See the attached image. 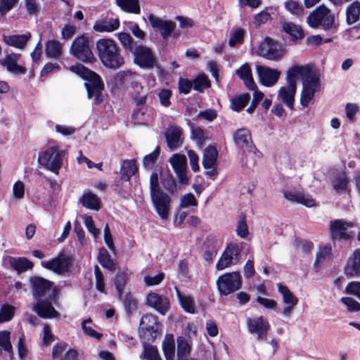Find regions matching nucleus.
<instances>
[{"label": "nucleus", "instance_id": "nucleus-33", "mask_svg": "<svg viewBox=\"0 0 360 360\" xmlns=\"http://www.w3.org/2000/svg\"><path fill=\"white\" fill-rule=\"evenodd\" d=\"M218 152L216 147L208 146L204 152L202 166L205 169H211L217 163Z\"/></svg>", "mask_w": 360, "mask_h": 360}, {"label": "nucleus", "instance_id": "nucleus-55", "mask_svg": "<svg viewBox=\"0 0 360 360\" xmlns=\"http://www.w3.org/2000/svg\"><path fill=\"white\" fill-rule=\"evenodd\" d=\"M331 256V248L326 245L320 247L319 251L316 253L314 266H319L323 261L330 259Z\"/></svg>", "mask_w": 360, "mask_h": 360}, {"label": "nucleus", "instance_id": "nucleus-30", "mask_svg": "<svg viewBox=\"0 0 360 360\" xmlns=\"http://www.w3.org/2000/svg\"><path fill=\"white\" fill-rule=\"evenodd\" d=\"M29 39L30 35L26 34L3 35V40L8 46L18 49H23Z\"/></svg>", "mask_w": 360, "mask_h": 360}, {"label": "nucleus", "instance_id": "nucleus-46", "mask_svg": "<svg viewBox=\"0 0 360 360\" xmlns=\"http://www.w3.org/2000/svg\"><path fill=\"white\" fill-rule=\"evenodd\" d=\"M174 172L187 168V160L184 155L174 154L169 160Z\"/></svg>", "mask_w": 360, "mask_h": 360}, {"label": "nucleus", "instance_id": "nucleus-49", "mask_svg": "<svg viewBox=\"0 0 360 360\" xmlns=\"http://www.w3.org/2000/svg\"><path fill=\"white\" fill-rule=\"evenodd\" d=\"M181 132L177 129H172L165 134L167 146L169 148L174 149L178 147Z\"/></svg>", "mask_w": 360, "mask_h": 360}, {"label": "nucleus", "instance_id": "nucleus-6", "mask_svg": "<svg viewBox=\"0 0 360 360\" xmlns=\"http://www.w3.org/2000/svg\"><path fill=\"white\" fill-rule=\"evenodd\" d=\"M217 290L221 295L227 296L242 286V277L239 271L226 273L217 280Z\"/></svg>", "mask_w": 360, "mask_h": 360}, {"label": "nucleus", "instance_id": "nucleus-52", "mask_svg": "<svg viewBox=\"0 0 360 360\" xmlns=\"http://www.w3.org/2000/svg\"><path fill=\"white\" fill-rule=\"evenodd\" d=\"M15 307L8 304H4L0 309V323L11 321L15 314Z\"/></svg>", "mask_w": 360, "mask_h": 360}, {"label": "nucleus", "instance_id": "nucleus-48", "mask_svg": "<svg viewBox=\"0 0 360 360\" xmlns=\"http://www.w3.org/2000/svg\"><path fill=\"white\" fill-rule=\"evenodd\" d=\"M143 357L146 360H162L158 348L146 342H143Z\"/></svg>", "mask_w": 360, "mask_h": 360}, {"label": "nucleus", "instance_id": "nucleus-44", "mask_svg": "<svg viewBox=\"0 0 360 360\" xmlns=\"http://www.w3.org/2000/svg\"><path fill=\"white\" fill-rule=\"evenodd\" d=\"M0 348L7 352L9 356L13 355V349L11 342V332L9 330L0 331Z\"/></svg>", "mask_w": 360, "mask_h": 360}, {"label": "nucleus", "instance_id": "nucleus-9", "mask_svg": "<svg viewBox=\"0 0 360 360\" xmlns=\"http://www.w3.org/2000/svg\"><path fill=\"white\" fill-rule=\"evenodd\" d=\"M72 261L73 259L71 256L61 251L54 258L49 261L41 262V265L42 267L57 274H63L70 270Z\"/></svg>", "mask_w": 360, "mask_h": 360}, {"label": "nucleus", "instance_id": "nucleus-43", "mask_svg": "<svg viewBox=\"0 0 360 360\" xmlns=\"http://www.w3.org/2000/svg\"><path fill=\"white\" fill-rule=\"evenodd\" d=\"M176 295L181 307L189 314H194L195 311L194 300L191 296H186L176 290Z\"/></svg>", "mask_w": 360, "mask_h": 360}, {"label": "nucleus", "instance_id": "nucleus-47", "mask_svg": "<svg viewBox=\"0 0 360 360\" xmlns=\"http://www.w3.org/2000/svg\"><path fill=\"white\" fill-rule=\"evenodd\" d=\"M127 314L131 316L132 313L137 309L138 302L135 297L130 293H126L122 298Z\"/></svg>", "mask_w": 360, "mask_h": 360}, {"label": "nucleus", "instance_id": "nucleus-31", "mask_svg": "<svg viewBox=\"0 0 360 360\" xmlns=\"http://www.w3.org/2000/svg\"><path fill=\"white\" fill-rule=\"evenodd\" d=\"M160 182L163 188L171 194L177 193V184L176 179L169 170L161 172Z\"/></svg>", "mask_w": 360, "mask_h": 360}, {"label": "nucleus", "instance_id": "nucleus-19", "mask_svg": "<svg viewBox=\"0 0 360 360\" xmlns=\"http://www.w3.org/2000/svg\"><path fill=\"white\" fill-rule=\"evenodd\" d=\"M257 72L261 83L267 87L274 86L281 75L280 71L269 67L259 66Z\"/></svg>", "mask_w": 360, "mask_h": 360}, {"label": "nucleus", "instance_id": "nucleus-45", "mask_svg": "<svg viewBox=\"0 0 360 360\" xmlns=\"http://www.w3.org/2000/svg\"><path fill=\"white\" fill-rule=\"evenodd\" d=\"M158 335V326L150 325L142 326L140 337L145 342H153Z\"/></svg>", "mask_w": 360, "mask_h": 360}, {"label": "nucleus", "instance_id": "nucleus-53", "mask_svg": "<svg viewBox=\"0 0 360 360\" xmlns=\"http://www.w3.org/2000/svg\"><path fill=\"white\" fill-rule=\"evenodd\" d=\"M285 8L292 15L298 17L302 16L304 13V10L302 6L296 1L288 0L285 2Z\"/></svg>", "mask_w": 360, "mask_h": 360}, {"label": "nucleus", "instance_id": "nucleus-38", "mask_svg": "<svg viewBox=\"0 0 360 360\" xmlns=\"http://www.w3.org/2000/svg\"><path fill=\"white\" fill-rule=\"evenodd\" d=\"M250 99L249 93L235 96L231 101V108L233 111L240 112L248 105Z\"/></svg>", "mask_w": 360, "mask_h": 360}, {"label": "nucleus", "instance_id": "nucleus-63", "mask_svg": "<svg viewBox=\"0 0 360 360\" xmlns=\"http://www.w3.org/2000/svg\"><path fill=\"white\" fill-rule=\"evenodd\" d=\"M341 302L347 307L349 311H358L360 310V304L354 298L350 297H343Z\"/></svg>", "mask_w": 360, "mask_h": 360}, {"label": "nucleus", "instance_id": "nucleus-20", "mask_svg": "<svg viewBox=\"0 0 360 360\" xmlns=\"http://www.w3.org/2000/svg\"><path fill=\"white\" fill-rule=\"evenodd\" d=\"M345 274L347 277H360V248L354 251L345 268Z\"/></svg>", "mask_w": 360, "mask_h": 360}, {"label": "nucleus", "instance_id": "nucleus-41", "mask_svg": "<svg viewBox=\"0 0 360 360\" xmlns=\"http://www.w3.org/2000/svg\"><path fill=\"white\" fill-rule=\"evenodd\" d=\"M303 86H307L319 89L320 87V79L316 73L308 67V72H303Z\"/></svg>", "mask_w": 360, "mask_h": 360}, {"label": "nucleus", "instance_id": "nucleus-13", "mask_svg": "<svg viewBox=\"0 0 360 360\" xmlns=\"http://www.w3.org/2000/svg\"><path fill=\"white\" fill-rule=\"evenodd\" d=\"M352 227V222H347L342 219H335L330 221V233L333 240H349L351 234L347 231V227Z\"/></svg>", "mask_w": 360, "mask_h": 360}, {"label": "nucleus", "instance_id": "nucleus-40", "mask_svg": "<svg viewBox=\"0 0 360 360\" xmlns=\"http://www.w3.org/2000/svg\"><path fill=\"white\" fill-rule=\"evenodd\" d=\"M136 72L130 70H122L117 72L113 77V81L116 84L122 85L126 82L130 83L133 79L138 77Z\"/></svg>", "mask_w": 360, "mask_h": 360}, {"label": "nucleus", "instance_id": "nucleus-56", "mask_svg": "<svg viewBox=\"0 0 360 360\" xmlns=\"http://www.w3.org/2000/svg\"><path fill=\"white\" fill-rule=\"evenodd\" d=\"M237 235L242 238H246L248 234V227L246 222V215L243 213L240 214V220L236 227Z\"/></svg>", "mask_w": 360, "mask_h": 360}, {"label": "nucleus", "instance_id": "nucleus-16", "mask_svg": "<svg viewBox=\"0 0 360 360\" xmlns=\"http://www.w3.org/2000/svg\"><path fill=\"white\" fill-rule=\"evenodd\" d=\"M146 304L155 309L161 315H165L170 308L169 299L154 292H150L147 295Z\"/></svg>", "mask_w": 360, "mask_h": 360}, {"label": "nucleus", "instance_id": "nucleus-12", "mask_svg": "<svg viewBox=\"0 0 360 360\" xmlns=\"http://www.w3.org/2000/svg\"><path fill=\"white\" fill-rule=\"evenodd\" d=\"M30 285L32 296L35 300L43 298L48 292H52L54 283L39 276H32L30 279Z\"/></svg>", "mask_w": 360, "mask_h": 360}, {"label": "nucleus", "instance_id": "nucleus-10", "mask_svg": "<svg viewBox=\"0 0 360 360\" xmlns=\"http://www.w3.org/2000/svg\"><path fill=\"white\" fill-rule=\"evenodd\" d=\"M134 63L143 69H153L157 63L152 50L146 46H137L134 50Z\"/></svg>", "mask_w": 360, "mask_h": 360}, {"label": "nucleus", "instance_id": "nucleus-34", "mask_svg": "<svg viewBox=\"0 0 360 360\" xmlns=\"http://www.w3.org/2000/svg\"><path fill=\"white\" fill-rule=\"evenodd\" d=\"M129 280V274L127 271H119L117 273L114 280V284L116 288L117 296L122 300L124 294V290Z\"/></svg>", "mask_w": 360, "mask_h": 360}, {"label": "nucleus", "instance_id": "nucleus-18", "mask_svg": "<svg viewBox=\"0 0 360 360\" xmlns=\"http://www.w3.org/2000/svg\"><path fill=\"white\" fill-rule=\"evenodd\" d=\"M20 57V53L7 54L4 58L0 60V64L5 67L9 72L15 75H25L27 72L26 68L18 64Z\"/></svg>", "mask_w": 360, "mask_h": 360}, {"label": "nucleus", "instance_id": "nucleus-26", "mask_svg": "<svg viewBox=\"0 0 360 360\" xmlns=\"http://www.w3.org/2000/svg\"><path fill=\"white\" fill-rule=\"evenodd\" d=\"M97 259L103 268L111 272H114L116 270L117 264L116 261L111 257L110 253L105 248L102 247L99 249Z\"/></svg>", "mask_w": 360, "mask_h": 360}, {"label": "nucleus", "instance_id": "nucleus-57", "mask_svg": "<svg viewBox=\"0 0 360 360\" xmlns=\"http://www.w3.org/2000/svg\"><path fill=\"white\" fill-rule=\"evenodd\" d=\"M118 39L127 51H132L135 48L134 47V40L131 36L127 32H120L118 34Z\"/></svg>", "mask_w": 360, "mask_h": 360}, {"label": "nucleus", "instance_id": "nucleus-15", "mask_svg": "<svg viewBox=\"0 0 360 360\" xmlns=\"http://www.w3.org/2000/svg\"><path fill=\"white\" fill-rule=\"evenodd\" d=\"M233 140L236 145L240 148H245L249 153H255L257 150L251 136L250 130L245 128L237 129L233 133Z\"/></svg>", "mask_w": 360, "mask_h": 360}, {"label": "nucleus", "instance_id": "nucleus-11", "mask_svg": "<svg viewBox=\"0 0 360 360\" xmlns=\"http://www.w3.org/2000/svg\"><path fill=\"white\" fill-rule=\"evenodd\" d=\"M150 198L153 206L162 219H167L169 216V212L171 205L170 196L162 190L150 193Z\"/></svg>", "mask_w": 360, "mask_h": 360}, {"label": "nucleus", "instance_id": "nucleus-61", "mask_svg": "<svg viewBox=\"0 0 360 360\" xmlns=\"http://www.w3.org/2000/svg\"><path fill=\"white\" fill-rule=\"evenodd\" d=\"M253 93V98L252 100L250 105L247 108L246 111L252 114L255 108H257L259 103L263 99L264 94L262 91H258V89H255L252 90Z\"/></svg>", "mask_w": 360, "mask_h": 360}, {"label": "nucleus", "instance_id": "nucleus-35", "mask_svg": "<svg viewBox=\"0 0 360 360\" xmlns=\"http://www.w3.org/2000/svg\"><path fill=\"white\" fill-rule=\"evenodd\" d=\"M115 3L122 11L133 14L141 13L139 0H115Z\"/></svg>", "mask_w": 360, "mask_h": 360}, {"label": "nucleus", "instance_id": "nucleus-37", "mask_svg": "<svg viewBox=\"0 0 360 360\" xmlns=\"http://www.w3.org/2000/svg\"><path fill=\"white\" fill-rule=\"evenodd\" d=\"M308 72L307 66L293 65L287 71L286 80L287 84L290 86H296V81L298 76L302 77L303 72Z\"/></svg>", "mask_w": 360, "mask_h": 360}, {"label": "nucleus", "instance_id": "nucleus-23", "mask_svg": "<svg viewBox=\"0 0 360 360\" xmlns=\"http://www.w3.org/2000/svg\"><path fill=\"white\" fill-rule=\"evenodd\" d=\"M281 27L282 30L290 36L289 39L292 42H296L304 37V30L300 25L292 22H283Z\"/></svg>", "mask_w": 360, "mask_h": 360}, {"label": "nucleus", "instance_id": "nucleus-32", "mask_svg": "<svg viewBox=\"0 0 360 360\" xmlns=\"http://www.w3.org/2000/svg\"><path fill=\"white\" fill-rule=\"evenodd\" d=\"M11 266L18 274L32 269L34 266L33 263L25 257H12L9 259Z\"/></svg>", "mask_w": 360, "mask_h": 360}, {"label": "nucleus", "instance_id": "nucleus-50", "mask_svg": "<svg viewBox=\"0 0 360 360\" xmlns=\"http://www.w3.org/2000/svg\"><path fill=\"white\" fill-rule=\"evenodd\" d=\"M160 147L157 146L152 153L144 156L143 160V167L147 169H151L155 164L158 156L160 155Z\"/></svg>", "mask_w": 360, "mask_h": 360}, {"label": "nucleus", "instance_id": "nucleus-14", "mask_svg": "<svg viewBox=\"0 0 360 360\" xmlns=\"http://www.w3.org/2000/svg\"><path fill=\"white\" fill-rule=\"evenodd\" d=\"M248 327L249 332L256 334L258 340H266L270 330L269 322L262 316L255 319H248Z\"/></svg>", "mask_w": 360, "mask_h": 360}, {"label": "nucleus", "instance_id": "nucleus-22", "mask_svg": "<svg viewBox=\"0 0 360 360\" xmlns=\"http://www.w3.org/2000/svg\"><path fill=\"white\" fill-rule=\"evenodd\" d=\"M330 12L324 5L318 6L307 17V22L311 27L317 28L322 24V20Z\"/></svg>", "mask_w": 360, "mask_h": 360}, {"label": "nucleus", "instance_id": "nucleus-28", "mask_svg": "<svg viewBox=\"0 0 360 360\" xmlns=\"http://www.w3.org/2000/svg\"><path fill=\"white\" fill-rule=\"evenodd\" d=\"M296 89L297 86H290L287 84V86H282L278 91L279 97L289 108H293Z\"/></svg>", "mask_w": 360, "mask_h": 360}, {"label": "nucleus", "instance_id": "nucleus-54", "mask_svg": "<svg viewBox=\"0 0 360 360\" xmlns=\"http://www.w3.org/2000/svg\"><path fill=\"white\" fill-rule=\"evenodd\" d=\"M316 90L317 89L303 86L300 97V103L302 106L308 105L309 103L313 99Z\"/></svg>", "mask_w": 360, "mask_h": 360}, {"label": "nucleus", "instance_id": "nucleus-5", "mask_svg": "<svg viewBox=\"0 0 360 360\" xmlns=\"http://www.w3.org/2000/svg\"><path fill=\"white\" fill-rule=\"evenodd\" d=\"M70 51L72 56L83 63H91L96 60L90 47L89 39L84 34L73 40Z\"/></svg>", "mask_w": 360, "mask_h": 360}, {"label": "nucleus", "instance_id": "nucleus-51", "mask_svg": "<svg viewBox=\"0 0 360 360\" xmlns=\"http://www.w3.org/2000/svg\"><path fill=\"white\" fill-rule=\"evenodd\" d=\"M192 83L193 89L199 92H203L205 89L210 87L211 85L210 79L205 75L197 77Z\"/></svg>", "mask_w": 360, "mask_h": 360}, {"label": "nucleus", "instance_id": "nucleus-60", "mask_svg": "<svg viewBox=\"0 0 360 360\" xmlns=\"http://www.w3.org/2000/svg\"><path fill=\"white\" fill-rule=\"evenodd\" d=\"M244 34L245 31L242 28H238L231 35V37L229 39V46H234L237 44H243L244 41Z\"/></svg>", "mask_w": 360, "mask_h": 360}, {"label": "nucleus", "instance_id": "nucleus-62", "mask_svg": "<svg viewBox=\"0 0 360 360\" xmlns=\"http://www.w3.org/2000/svg\"><path fill=\"white\" fill-rule=\"evenodd\" d=\"M172 96V90L162 89L158 93V97L161 105L164 107H169L171 105L170 98Z\"/></svg>", "mask_w": 360, "mask_h": 360}, {"label": "nucleus", "instance_id": "nucleus-25", "mask_svg": "<svg viewBox=\"0 0 360 360\" xmlns=\"http://www.w3.org/2000/svg\"><path fill=\"white\" fill-rule=\"evenodd\" d=\"M139 168L134 159L125 160L120 168V179L123 181H129L138 172Z\"/></svg>", "mask_w": 360, "mask_h": 360}, {"label": "nucleus", "instance_id": "nucleus-59", "mask_svg": "<svg viewBox=\"0 0 360 360\" xmlns=\"http://www.w3.org/2000/svg\"><path fill=\"white\" fill-rule=\"evenodd\" d=\"M163 354L165 360H174L175 354V345L174 340L164 342L162 344Z\"/></svg>", "mask_w": 360, "mask_h": 360}, {"label": "nucleus", "instance_id": "nucleus-64", "mask_svg": "<svg viewBox=\"0 0 360 360\" xmlns=\"http://www.w3.org/2000/svg\"><path fill=\"white\" fill-rule=\"evenodd\" d=\"M345 292L347 294L355 295L360 300V282H349L345 288Z\"/></svg>", "mask_w": 360, "mask_h": 360}, {"label": "nucleus", "instance_id": "nucleus-24", "mask_svg": "<svg viewBox=\"0 0 360 360\" xmlns=\"http://www.w3.org/2000/svg\"><path fill=\"white\" fill-rule=\"evenodd\" d=\"M236 75L243 81L244 84L249 90L257 89L252 75V70L248 63L242 65L237 70Z\"/></svg>", "mask_w": 360, "mask_h": 360}, {"label": "nucleus", "instance_id": "nucleus-27", "mask_svg": "<svg viewBox=\"0 0 360 360\" xmlns=\"http://www.w3.org/2000/svg\"><path fill=\"white\" fill-rule=\"evenodd\" d=\"M80 203L86 208L98 211L101 208V200L98 197L91 191L84 193L79 199Z\"/></svg>", "mask_w": 360, "mask_h": 360}, {"label": "nucleus", "instance_id": "nucleus-4", "mask_svg": "<svg viewBox=\"0 0 360 360\" xmlns=\"http://www.w3.org/2000/svg\"><path fill=\"white\" fill-rule=\"evenodd\" d=\"M60 290L58 287H55L52 292L49 295L46 299H38L34 305V311L37 315L42 319H52L56 318L59 316V312L57 311L53 307V303L57 304L59 301V294Z\"/></svg>", "mask_w": 360, "mask_h": 360}, {"label": "nucleus", "instance_id": "nucleus-1", "mask_svg": "<svg viewBox=\"0 0 360 360\" xmlns=\"http://www.w3.org/2000/svg\"><path fill=\"white\" fill-rule=\"evenodd\" d=\"M70 70L86 81L84 86L87 96L89 98H94V104L101 103L103 101L102 92L105 89V84L101 76L81 63L72 65Z\"/></svg>", "mask_w": 360, "mask_h": 360}, {"label": "nucleus", "instance_id": "nucleus-39", "mask_svg": "<svg viewBox=\"0 0 360 360\" xmlns=\"http://www.w3.org/2000/svg\"><path fill=\"white\" fill-rule=\"evenodd\" d=\"M278 291L283 297V302L287 305L295 306L297 304L298 298L290 290L287 285L278 284Z\"/></svg>", "mask_w": 360, "mask_h": 360}, {"label": "nucleus", "instance_id": "nucleus-7", "mask_svg": "<svg viewBox=\"0 0 360 360\" xmlns=\"http://www.w3.org/2000/svg\"><path fill=\"white\" fill-rule=\"evenodd\" d=\"M241 252L242 248L237 243H228L216 264V269L221 271L231 265L238 264L241 258Z\"/></svg>", "mask_w": 360, "mask_h": 360}, {"label": "nucleus", "instance_id": "nucleus-2", "mask_svg": "<svg viewBox=\"0 0 360 360\" xmlns=\"http://www.w3.org/2000/svg\"><path fill=\"white\" fill-rule=\"evenodd\" d=\"M96 51L101 63L105 68L116 70L124 64L121 49L112 39H98L96 42Z\"/></svg>", "mask_w": 360, "mask_h": 360}, {"label": "nucleus", "instance_id": "nucleus-29", "mask_svg": "<svg viewBox=\"0 0 360 360\" xmlns=\"http://www.w3.org/2000/svg\"><path fill=\"white\" fill-rule=\"evenodd\" d=\"M45 53L48 58L58 59L63 54V46L58 40L50 39L45 44Z\"/></svg>", "mask_w": 360, "mask_h": 360}, {"label": "nucleus", "instance_id": "nucleus-3", "mask_svg": "<svg viewBox=\"0 0 360 360\" xmlns=\"http://www.w3.org/2000/svg\"><path fill=\"white\" fill-rule=\"evenodd\" d=\"M65 155V151L60 149L59 146H51L39 153L38 162L48 170L58 174L63 165Z\"/></svg>", "mask_w": 360, "mask_h": 360}, {"label": "nucleus", "instance_id": "nucleus-42", "mask_svg": "<svg viewBox=\"0 0 360 360\" xmlns=\"http://www.w3.org/2000/svg\"><path fill=\"white\" fill-rule=\"evenodd\" d=\"M360 16V2L354 1L347 8L346 12V20L349 25L353 24L359 20Z\"/></svg>", "mask_w": 360, "mask_h": 360}, {"label": "nucleus", "instance_id": "nucleus-58", "mask_svg": "<svg viewBox=\"0 0 360 360\" xmlns=\"http://www.w3.org/2000/svg\"><path fill=\"white\" fill-rule=\"evenodd\" d=\"M94 275L96 278V288L100 292H105L104 276L98 265H95Z\"/></svg>", "mask_w": 360, "mask_h": 360}, {"label": "nucleus", "instance_id": "nucleus-36", "mask_svg": "<svg viewBox=\"0 0 360 360\" xmlns=\"http://www.w3.org/2000/svg\"><path fill=\"white\" fill-rule=\"evenodd\" d=\"M176 356L177 360H184L190 358L189 356L191 352V347L188 344L187 340L184 337H178L176 340Z\"/></svg>", "mask_w": 360, "mask_h": 360}, {"label": "nucleus", "instance_id": "nucleus-21", "mask_svg": "<svg viewBox=\"0 0 360 360\" xmlns=\"http://www.w3.org/2000/svg\"><path fill=\"white\" fill-rule=\"evenodd\" d=\"M120 22L118 18H104L96 21L93 28L96 32H111L117 30Z\"/></svg>", "mask_w": 360, "mask_h": 360}, {"label": "nucleus", "instance_id": "nucleus-8", "mask_svg": "<svg viewBox=\"0 0 360 360\" xmlns=\"http://www.w3.org/2000/svg\"><path fill=\"white\" fill-rule=\"evenodd\" d=\"M258 55L270 60L278 61L284 55L283 45L269 37H266L264 41L258 48Z\"/></svg>", "mask_w": 360, "mask_h": 360}, {"label": "nucleus", "instance_id": "nucleus-17", "mask_svg": "<svg viewBox=\"0 0 360 360\" xmlns=\"http://www.w3.org/2000/svg\"><path fill=\"white\" fill-rule=\"evenodd\" d=\"M148 20L154 30L160 31L163 39H167L176 27V23L172 20H163L153 14L148 15Z\"/></svg>", "mask_w": 360, "mask_h": 360}]
</instances>
